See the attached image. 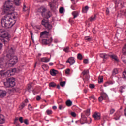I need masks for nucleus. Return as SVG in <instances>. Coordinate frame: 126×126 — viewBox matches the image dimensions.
I'll list each match as a JSON object with an SVG mask.
<instances>
[{
    "mask_svg": "<svg viewBox=\"0 0 126 126\" xmlns=\"http://www.w3.org/2000/svg\"><path fill=\"white\" fill-rule=\"evenodd\" d=\"M114 113H115V109H111L110 111V115H112V114H114Z\"/></svg>",
    "mask_w": 126,
    "mask_h": 126,
    "instance_id": "nucleus-46",
    "label": "nucleus"
},
{
    "mask_svg": "<svg viewBox=\"0 0 126 126\" xmlns=\"http://www.w3.org/2000/svg\"><path fill=\"white\" fill-rule=\"evenodd\" d=\"M26 104H25L24 103H22L21 104V109H23L24 107H25Z\"/></svg>",
    "mask_w": 126,
    "mask_h": 126,
    "instance_id": "nucleus-52",
    "label": "nucleus"
},
{
    "mask_svg": "<svg viewBox=\"0 0 126 126\" xmlns=\"http://www.w3.org/2000/svg\"><path fill=\"white\" fill-rule=\"evenodd\" d=\"M77 59H78V60H82V55H81V54H80V53L78 54Z\"/></svg>",
    "mask_w": 126,
    "mask_h": 126,
    "instance_id": "nucleus-36",
    "label": "nucleus"
},
{
    "mask_svg": "<svg viewBox=\"0 0 126 126\" xmlns=\"http://www.w3.org/2000/svg\"><path fill=\"white\" fill-rule=\"evenodd\" d=\"M90 99H94V101H96V97H95V96H94V95H93L91 97H90Z\"/></svg>",
    "mask_w": 126,
    "mask_h": 126,
    "instance_id": "nucleus-50",
    "label": "nucleus"
},
{
    "mask_svg": "<svg viewBox=\"0 0 126 126\" xmlns=\"http://www.w3.org/2000/svg\"><path fill=\"white\" fill-rule=\"evenodd\" d=\"M46 41L47 42V44H51L53 42V38L51 37L49 39H46Z\"/></svg>",
    "mask_w": 126,
    "mask_h": 126,
    "instance_id": "nucleus-33",
    "label": "nucleus"
},
{
    "mask_svg": "<svg viewBox=\"0 0 126 126\" xmlns=\"http://www.w3.org/2000/svg\"><path fill=\"white\" fill-rule=\"evenodd\" d=\"M38 12L41 13V15L44 18L49 19L52 16V13L50 11H47V9L44 7H40L38 10Z\"/></svg>",
    "mask_w": 126,
    "mask_h": 126,
    "instance_id": "nucleus-3",
    "label": "nucleus"
},
{
    "mask_svg": "<svg viewBox=\"0 0 126 126\" xmlns=\"http://www.w3.org/2000/svg\"><path fill=\"white\" fill-rule=\"evenodd\" d=\"M52 109H53V110H57V106H53L52 107Z\"/></svg>",
    "mask_w": 126,
    "mask_h": 126,
    "instance_id": "nucleus-63",
    "label": "nucleus"
},
{
    "mask_svg": "<svg viewBox=\"0 0 126 126\" xmlns=\"http://www.w3.org/2000/svg\"><path fill=\"white\" fill-rule=\"evenodd\" d=\"M66 63H69L70 65H72L75 63V60H74V58L70 57L66 61Z\"/></svg>",
    "mask_w": 126,
    "mask_h": 126,
    "instance_id": "nucleus-10",
    "label": "nucleus"
},
{
    "mask_svg": "<svg viewBox=\"0 0 126 126\" xmlns=\"http://www.w3.org/2000/svg\"><path fill=\"white\" fill-rule=\"evenodd\" d=\"M96 17H97V16L96 15H94L91 17L89 19V20L90 21H91V22H92V21H95V20H96Z\"/></svg>",
    "mask_w": 126,
    "mask_h": 126,
    "instance_id": "nucleus-17",
    "label": "nucleus"
},
{
    "mask_svg": "<svg viewBox=\"0 0 126 126\" xmlns=\"http://www.w3.org/2000/svg\"><path fill=\"white\" fill-rule=\"evenodd\" d=\"M99 57L102 58V59H103V61H105V60H107V59L109 58L110 55L106 53H100L99 54Z\"/></svg>",
    "mask_w": 126,
    "mask_h": 126,
    "instance_id": "nucleus-8",
    "label": "nucleus"
},
{
    "mask_svg": "<svg viewBox=\"0 0 126 126\" xmlns=\"http://www.w3.org/2000/svg\"><path fill=\"white\" fill-rule=\"evenodd\" d=\"M48 35H49V32L47 31H44L41 32L40 38H44L45 36H48Z\"/></svg>",
    "mask_w": 126,
    "mask_h": 126,
    "instance_id": "nucleus-13",
    "label": "nucleus"
},
{
    "mask_svg": "<svg viewBox=\"0 0 126 126\" xmlns=\"http://www.w3.org/2000/svg\"><path fill=\"white\" fill-rule=\"evenodd\" d=\"M103 100H105V99L103 98L102 95H101V96L98 98V101L99 102H102Z\"/></svg>",
    "mask_w": 126,
    "mask_h": 126,
    "instance_id": "nucleus-44",
    "label": "nucleus"
},
{
    "mask_svg": "<svg viewBox=\"0 0 126 126\" xmlns=\"http://www.w3.org/2000/svg\"><path fill=\"white\" fill-rule=\"evenodd\" d=\"M4 85L6 88L14 87L15 86V78L14 77L9 78L6 82H4Z\"/></svg>",
    "mask_w": 126,
    "mask_h": 126,
    "instance_id": "nucleus-5",
    "label": "nucleus"
},
{
    "mask_svg": "<svg viewBox=\"0 0 126 126\" xmlns=\"http://www.w3.org/2000/svg\"><path fill=\"white\" fill-rule=\"evenodd\" d=\"M11 11H14V8L12 6V3L10 0H8L5 2L4 5V12L8 14Z\"/></svg>",
    "mask_w": 126,
    "mask_h": 126,
    "instance_id": "nucleus-4",
    "label": "nucleus"
},
{
    "mask_svg": "<svg viewBox=\"0 0 126 126\" xmlns=\"http://www.w3.org/2000/svg\"><path fill=\"white\" fill-rule=\"evenodd\" d=\"M93 118H94V120H100L101 119V115L100 114H98V113L95 112L94 114L93 115Z\"/></svg>",
    "mask_w": 126,
    "mask_h": 126,
    "instance_id": "nucleus-11",
    "label": "nucleus"
},
{
    "mask_svg": "<svg viewBox=\"0 0 126 126\" xmlns=\"http://www.w3.org/2000/svg\"><path fill=\"white\" fill-rule=\"evenodd\" d=\"M88 9H89V7H88V6H86L85 8H83L82 12H84V13H86V12L88 11Z\"/></svg>",
    "mask_w": 126,
    "mask_h": 126,
    "instance_id": "nucleus-23",
    "label": "nucleus"
},
{
    "mask_svg": "<svg viewBox=\"0 0 126 126\" xmlns=\"http://www.w3.org/2000/svg\"><path fill=\"white\" fill-rule=\"evenodd\" d=\"M28 109L30 111H32V106H31V105L29 104L28 105Z\"/></svg>",
    "mask_w": 126,
    "mask_h": 126,
    "instance_id": "nucleus-55",
    "label": "nucleus"
},
{
    "mask_svg": "<svg viewBox=\"0 0 126 126\" xmlns=\"http://www.w3.org/2000/svg\"><path fill=\"white\" fill-rule=\"evenodd\" d=\"M5 123V118L2 114L0 115V124H4Z\"/></svg>",
    "mask_w": 126,
    "mask_h": 126,
    "instance_id": "nucleus-14",
    "label": "nucleus"
},
{
    "mask_svg": "<svg viewBox=\"0 0 126 126\" xmlns=\"http://www.w3.org/2000/svg\"><path fill=\"white\" fill-rule=\"evenodd\" d=\"M41 100V96L38 95L36 96V100L37 101H40Z\"/></svg>",
    "mask_w": 126,
    "mask_h": 126,
    "instance_id": "nucleus-57",
    "label": "nucleus"
},
{
    "mask_svg": "<svg viewBox=\"0 0 126 126\" xmlns=\"http://www.w3.org/2000/svg\"><path fill=\"white\" fill-rule=\"evenodd\" d=\"M42 42L44 45H48L46 39H42Z\"/></svg>",
    "mask_w": 126,
    "mask_h": 126,
    "instance_id": "nucleus-37",
    "label": "nucleus"
},
{
    "mask_svg": "<svg viewBox=\"0 0 126 126\" xmlns=\"http://www.w3.org/2000/svg\"><path fill=\"white\" fill-rule=\"evenodd\" d=\"M64 10V9L63 8V7H60L59 9V12L60 13H63Z\"/></svg>",
    "mask_w": 126,
    "mask_h": 126,
    "instance_id": "nucleus-40",
    "label": "nucleus"
},
{
    "mask_svg": "<svg viewBox=\"0 0 126 126\" xmlns=\"http://www.w3.org/2000/svg\"><path fill=\"white\" fill-rule=\"evenodd\" d=\"M7 92L5 90H0V98H4L6 96Z\"/></svg>",
    "mask_w": 126,
    "mask_h": 126,
    "instance_id": "nucleus-9",
    "label": "nucleus"
},
{
    "mask_svg": "<svg viewBox=\"0 0 126 126\" xmlns=\"http://www.w3.org/2000/svg\"><path fill=\"white\" fill-rule=\"evenodd\" d=\"M19 121H20L21 123H23V118L22 117H20L19 118Z\"/></svg>",
    "mask_w": 126,
    "mask_h": 126,
    "instance_id": "nucleus-54",
    "label": "nucleus"
},
{
    "mask_svg": "<svg viewBox=\"0 0 126 126\" xmlns=\"http://www.w3.org/2000/svg\"><path fill=\"white\" fill-rule=\"evenodd\" d=\"M60 84L61 86H62V87H63V86H64V85H65V81L60 82Z\"/></svg>",
    "mask_w": 126,
    "mask_h": 126,
    "instance_id": "nucleus-38",
    "label": "nucleus"
},
{
    "mask_svg": "<svg viewBox=\"0 0 126 126\" xmlns=\"http://www.w3.org/2000/svg\"><path fill=\"white\" fill-rule=\"evenodd\" d=\"M5 77V72L3 70L0 71V78H3V77Z\"/></svg>",
    "mask_w": 126,
    "mask_h": 126,
    "instance_id": "nucleus-19",
    "label": "nucleus"
},
{
    "mask_svg": "<svg viewBox=\"0 0 126 126\" xmlns=\"http://www.w3.org/2000/svg\"><path fill=\"white\" fill-rule=\"evenodd\" d=\"M56 85L55 82H51L49 84V87H56Z\"/></svg>",
    "mask_w": 126,
    "mask_h": 126,
    "instance_id": "nucleus-28",
    "label": "nucleus"
},
{
    "mask_svg": "<svg viewBox=\"0 0 126 126\" xmlns=\"http://www.w3.org/2000/svg\"><path fill=\"white\" fill-rule=\"evenodd\" d=\"M5 76L7 77H10V76H11L10 70L5 72Z\"/></svg>",
    "mask_w": 126,
    "mask_h": 126,
    "instance_id": "nucleus-22",
    "label": "nucleus"
},
{
    "mask_svg": "<svg viewBox=\"0 0 126 126\" xmlns=\"http://www.w3.org/2000/svg\"><path fill=\"white\" fill-rule=\"evenodd\" d=\"M93 33L94 34H96V31L94 29H93Z\"/></svg>",
    "mask_w": 126,
    "mask_h": 126,
    "instance_id": "nucleus-62",
    "label": "nucleus"
},
{
    "mask_svg": "<svg viewBox=\"0 0 126 126\" xmlns=\"http://www.w3.org/2000/svg\"><path fill=\"white\" fill-rule=\"evenodd\" d=\"M110 13V11L109 10V8H107L106 10V14L107 15H109V14Z\"/></svg>",
    "mask_w": 126,
    "mask_h": 126,
    "instance_id": "nucleus-51",
    "label": "nucleus"
},
{
    "mask_svg": "<svg viewBox=\"0 0 126 126\" xmlns=\"http://www.w3.org/2000/svg\"><path fill=\"white\" fill-rule=\"evenodd\" d=\"M66 105L67 107H70L72 105V102L70 100H68L66 101Z\"/></svg>",
    "mask_w": 126,
    "mask_h": 126,
    "instance_id": "nucleus-20",
    "label": "nucleus"
},
{
    "mask_svg": "<svg viewBox=\"0 0 126 126\" xmlns=\"http://www.w3.org/2000/svg\"><path fill=\"white\" fill-rule=\"evenodd\" d=\"M126 87L125 86H121L120 87V90H119V91L121 93H123V92H124V89H125V88Z\"/></svg>",
    "mask_w": 126,
    "mask_h": 126,
    "instance_id": "nucleus-34",
    "label": "nucleus"
},
{
    "mask_svg": "<svg viewBox=\"0 0 126 126\" xmlns=\"http://www.w3.org/2000/svg\"><path fill=\"white\" fill-rule=\"evenodd\" d=\"M114 83L112 81H110L106 83V84H113Z\"/></svg>",
    "mask_w": 126,
    "mask_h": 126,
    "instance_id": "nucleus-58",
    "label": "nucleus"
},
{
    "mask_svg": "<svg viewBox=\"0 0 126 126\" xmlns=\"http://www.w3.org/2000/svg\"><path fill=\"white\" fill-rule=\"evenodd\" d=\"M85 40L88 41L89 42H90V41H91V38L88 36H86L85 37Z\"/></svg>",
    "mask_w": 126,
    "mask_h": 126,
    "instance_id": "nucleus-42",
    "label": "nucleus"
},
{
    "mask_svg": "<svg viewBox=\"0 0 126 126\" xmlns=\"http://www.w3.org/2000/svg\"><path fill=\"white\" fill-rule=\"evenodd\" d=\"M49 6H50V8H52V10L53 11H55V10H56V7L54 5H53L52 4H50Z\"/></svg>",
    "mask_w": 126,
    "mask_h": 126,
    "instance_id": "nucleus-35",
    "label": "nucleus"
},
{
    "mask_svg": "<svg viewBox=\"0 0 126 126\" xmlns=\"http://www.w3.org/2000/svg\"><path fill=\"white\" fill-rule=\"evenodd\" d=\"M118 73V70L117 69H114L113 71V75H116Z\"/></svg>",
    "mask_w": 126,
    "mask_h": 126,
    "instance_id": "nucleus-41",
    "label": "nucleus"
},
{
    "mask_svg": "<svg viewBox=\"0 0 126 126\" xmlns=\"http://www.w3.org/2000/svg\"><path fill=\"white\" fill-rule=\"evenodd\" d=\"M12 13H9L7 14H6L3 18L1 19V25L2 27H4L7 29L12 27L15 24V22H13V19L11 18V14Z\"/></svg>",
    "mask_w": 126,
    "mask_h": 126,
    "instance_id": "nucleus-2",
    "label": "nucleus"
},
{
    "mask_svg": "<svg viewBox=\"0 0 126 126\" xmlns=\"http://www.w3.org/2000/svg\"><path fill=\"white\" fill-rule=\"evenodd\" d=\"M103 78H104V77H103V76H99L98 77V83H102V82H103Z\"/></svg>",
    "mask_w": 126,
    "mask_h": 126,
    "instance_id": "nucleus-25",
    "label": "nucleus"
},
{
    "mask_svg": "<svg viewBox=\"0 0 126 126\" xmlns=\"http://www.w3.org/2000/svg\"><path fill=\"white\" fill-rule=\"evenodd\" d=\"M18 61L17 56H14V50L11 48L6 57L0 59V67H10L16 64Z\"/></svg>",
    "mask_w": 126,
    "mask_h": 126,
    "instance_id": "nucleus-1",
    "label": "nucleus"
},
{
    "mask_svg": "<svg viewBox=\"0 0 126 126\" xmlns=\"http://www.w3.org/2000/svg\"><path fill=\"white\" fill-rule=\"evenodd\" d=\"M0 37L2 38L1 41L4 43H8L9 42V34L6 31L0 32Z\"/></svg>",
    "mask_w": 126,
    "mask_h": 126,
    "instance_id": "nucleus-6",
    "label": "nucleus"
},
{
    "mask_svg": "<svg viewBox=\"0 0 126 126\" xmlns=\"http://www.w3.org/2000/svg\"><path fill=\"white\" fill-rule=\"evenodd\" d=\"M41 62H43V63H48L50 62V59L47 58V57H43L41 58Z\"/></svg>",
    "mask_w": 126,
    "mask_h": 126,
    "instance_id": "nucleus-15",
    "label": "nucleus"
},
{
    "mask_svg": "<svg viewBox=\"0 0 126 126\" xmlns=\"http://www.w3.org/2000/svg\"><path fill=\"white\" fill-rule=\"evenodd\" d=\"M123 78H126V72L124 71L123 74Z\"/></svg>",
    "mask_w": 126,
    "mask_h": 126,
    "instance_id": "nucleus-59",
    "label": "nucleus"
},
{
    "mask_svg": "<svg viewBox=\"0 0 126 126\" xmlns=\"http://www.w3.org/2000/svg\"><path fill=\"white\" fill-rule=\"evenodd\" d=\"M86 113L88 114V115H90V109H88L86 110Z\"/></svg>",
    "mask_w": 126,
    "mask_h": 126,
    "instance_id": "nucleus-60",
    "label": "nucleus"
},
{
    "mask_svg": "<svg viewBox=\"0 0 126 126\" xmlns=\"http://www.w3.org/2000/svg\"><path fill=\"white\" fill-rule=\"evenodd\" d=\"M42 68L43 69H44V70H48V69H49V66L46 64L43 65L42 66Z\"/></svg>",
    "mask_w": 126,
    "mask_h": 126,
    "instance_id": "nucleus-26",
    "label": "nucleus"
},
{
    "mask_svg": "<svg viewBox=\"0 0 126 126\" xmlns=\"http://www.w3.org/2000/svg\"><path fill=\"white\" fill-rule=\"evenodd\" d=\"M101 96L104 100H106V99H108V95L105 93H102L101 94Z\"/></svg>",
    "mask_w": 126,
    "mask_h": 126,
    "instance_id": "nucleus-16",
    "label": "nucleus"
},
{
    "mask_svg": "<svg viewBox=\"0 0 126 126\" xmlns=\"http://www.w3.org/2000/svg\"><path fill=\"white\" fill-rule=\"evenodd\" d=\"M88 73H89V71L88 70H85L82 72V74L84 76V75H87Z\"/></svg>",
    "mask_w": 126,
    "mask_h": 126,
    "instance_id": "nucleus-29",
    "label": "nucleus"
},
{
    "mask_svg": "<svg viewBox=\"0 0 126 126\" xmlns=\"http://www.w3.org/2000/svg\"><path fill=\"white\" fill-rule=\"evenodd\" d=\"M71 115L72 117H74V118H75V117H76V113H75V112H71Z\"/></svg>",
    "mask_w": 126,
    "mask_h": 126,
    "instance_id": "nucleus-45",
    "label": "nucleus"
},
{
    "mask_svg": "<svg viewBox=\"0 0 126 126\" xmlns=\"http://www.w3.org/2000/svg\"><path fill=\"white\" fill-rule=\"evenodd\" d=\"M62 108H63V105H60L59 106V110H62Z\"/></svg>",
    "mask_w": 126,
    "mask_h": 126,
    "instance_id": "nucleus-61",
    "label": "nucleus"
},
{
    "mask_svg": "<svg viewBox=\"0 0 126 126\" xmlns=\"http://www.w3.org/2000/svg\"><path fill=\"white\" fill-rule=\"evenodd\" d=\"M12 12H13V11H11L9 12V13H12L11 14V18H13L14 19H15V18L16 17L15 16H12Z\"/></svg>",
    "mask_w": 126,
    "mask_h": 126,
    "instance_id": "nucleus-56",
    "label": "nucleus"
},
{
    "mask_svg": "<svg viewBox=\"0 0 126 126\" xmlns=\"http://www.w3.org/2000/svg\"><path fill=\"white\" fill-rule=\"evenodd\" d=\"M89 87H90V88H91L92 89L93 88H95V85H94L93 84H90L89 85Z\"/></svg>",
    "mask_w": 126,
    "mask_h": 126,
    "instance_id": "nucleus-43",
    "label": "nucleus"
},
{
    "mask_svg": "<svg viewBox=\"0 0 126 126\" xmlns=\"http://www.w3.org/2000/svg\"><path fill=\"white\" fill-rule=\"evenodd\" d=\"M24 123L25 125H29V123H28V119H25L24 120Z\"/></svg>",
    "mask_w": 126,
    "mask_h": 126,
    "instance_id": "nucleus-49",
    "label": "nucleus"
},
{
    "mask_svg": "<svg viewBox=\"0 0 126 126\" xmlns=\"http://www.w3.org/2000/svg\"><path fill=\"white\" fill-rule=\"evenodd\" d=\"M63 51L65 53H69V52H70V51L69 50V47H66L64 48Z\"/></svg>",
    "mask_w": 126,
    "mask_h": 126,
    "instance_id": "nucleus-31",
    "label": "nucleus"
},
{
    "mask_svg": "<svg viewBox=\"0 0 126 126\" xmlns=\"http://www.w3.org/2000/svg\"><path fill=\"white\" fill-rule=\"evenodd\" d=\"M57 70H55V69H52L50 71V74L51 75H52V76H55L56 74Z\"/></svg>",
    "mask_w": 126,
    "mask_h": 126,
    "instance_id": "nucleus-24",
    "label": "nucleus"
},
{
    "mask_svg": "<svg viewBox=\"0 0 126 126\" xmlns=\"http://www.w3.org/2000/svg\"><path fill=\"white\" fill-rule=\"evenodd\" d=\"M31 88H32V89H33V87H32V86L31 84H28V88L27 89L28 90V91L29 92H30L31 91H32V90L33 91V90L31 89Z\"/></svg>",
    "mask_w": 126,
    "mask_h": 126,
    "instance_id": "nucleus-30",
    "label": "nucleus"
},
{
    "mask_svg": "<svg viewBox=\"0 0 126 126\" xmlns=\"http://www.w3.org/2000/svg\"><path fill=\"white\" fill-rule=\"evenodd\" d=\"M70 71V69H66V70H65L66 74H69Z\"/></svg>",
    "mask_w": 126,
    "mask_h": 126,
    "instance_id": "nucleus-53",
    "label": "nucleus"
},
{
    "mask_svg": "<svg viewBox=\"0 0 126 126\" xmlns=\"http://www.w3.org/2000/svg\"><path fill=\"white\" fill-rule=\"evenodd\" d=\"M10 73H11V75H14L15 74V73H16V68H13L11 70H9Z\"/></svg>",
    "mask_w": 126,
    "mask_h": 126,
    "instance_id": "nucleus-21",
    "label": "nucleus"
},
{
    "mask_svg": "<svg viewBox=\"0 0 126 126\" xmlns=\"http://www.w3.org/2000/svg\"><path fill=\"white\" fill-rule=\"evenodd\" d=\"M72 14L74 16V18H75L78 16V12L77 11H74L72 12Z\"/></svg>",
    "mask_w": 126,
    "mask_h": 126,
    "instance_id": "nucleus-27",
    "label": "nucleus"
},
{
    "mask_svg": "<svg viewBox=\"0 0 126 126\" xmlns=\"http://www.w3.org/2000/svg\"><path fill=\"white\" fill-rule=\"evenodd\" d=\"M109 57L111 58V59H113V60H115L116 62H119V59H118V57L116 55H109Z\"/></svg>",
    "mask_w": 126,
    "mask_h": 126,
    "instance_id": "nucleus-18",
    "label": "nucleus"
},
{
    "mask_svg": "<svg viewBox=\"0 0 126 126\" xmlns=\"http://www.w3.org/2000/svg\"><path fill=\"white\" fill-rule=\"evenodd\" d=\"M46 113H47V115H52L53 112L51 110H47L46 111Z\"/></svg>",
    "mask_w": 126,
    "mask_h": 126,
    "instance_id": "nucleus-39",
    "label": "nucleus"
},
{
    "mask_svg": "<svg viewBox=\"0 0 126 126\" xmlns=\"http://www.w3.org/2000/svg\"><path fill=\"white\" fill-rule=\"evenodd\" d=\"M41 24L44 26L45 29L48 30V31H51V30H52V28H53L52 24L45 19L42 20Z\"/></svg>",
    "mask_w": 126,
    "mask_h": 126,
    "instance_id": "nucleus-7",
    "label": "nucleus"
},
{
    "mask_svg": "<svg viewBox=\"0 0 126 126\" xmlns=\"http://www.w3.org/2000/svg\"><path fill=\"white\" fill-rule=\"evenodd\" d=\"M83 63H85V64H87V63H89L88 59H84Z\"/></svg>",
    "mask_w": 126,
    "mask_h": 126,
    "instance_id": "nucleus-48",
    "label": "nucleus"
},
{
    "mask_svg": "<svg viewBox=\"0 0 126 126\" xmlns=\"http://www.w3.org/2000/svg\"><path fill=\"white\" fill-rule=\"evenodd\" d=\"M71 1L72 2L73 4H76V3L78 0H71Z\"/></svg>",
    "mask_w": 126,
    "mask_h": 126,
    "instance_id": "nucleus-47",
    "label": "nucleus"
},
{
    "mask_svg": "<svg viewBox=\"0 0 126 126\" xmlns=\"http://www.w3.org/2000/svg\"><path fill=\"white\" fill-rule=\"evenodd\" d=\"M124 115L126 116V108L124 110Z\"/></svg>",
    "mask_w": 126,
    "mask_h": 126,
    "instance_id": "nucleus-64",
    "label": "nucleus"
},
{
    "mask_svg": "<svg viewBox=\"0 0 126 126\" xmlns=\"http://www.w3.org/2000/svg\"><path fill=\"white\" fill-rule=\"evenodd\" d=\"M80 123L81 125H83V124H85L87 123V118L85 116H83L80 120Z\"/></svg>",
    "mask_w": 126,
    "mask_h": 126,
    "instance_id": "nucleus-12",
    "label": "nucleus"
},
{
    "mask_svg": "<svg viewBox=\"0 0 126 126\" xmlns=\"http://www.w3.org/2000/svg\"><path fill=\"white\" fill-rule=\"evenodd\" d=\"M14 1L16 5H17L18 6L20 5V0H14Z\"/></svg>",
    "mask_w": 126,
    "mask_h": 126,
    "instance_id": "nucleus-32",
    "label": "nucleus"
}]
</instances>
